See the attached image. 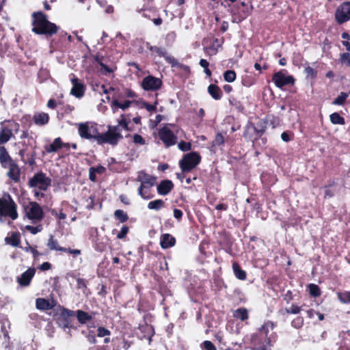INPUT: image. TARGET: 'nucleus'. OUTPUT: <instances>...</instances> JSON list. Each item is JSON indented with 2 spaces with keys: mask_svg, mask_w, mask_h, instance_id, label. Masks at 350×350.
<instances>
[{
  "mask_svg": "<svg viewBox=\"0 0 350 350\" xmlns=\"http://www.w3.org/2000/svg\"><path fill=\"white\" fill-rule=\"evenodd\" d=\"M129 232V226L124 225L122 226L120 231L117 234V239H124Z\"/></svg>",
  "mask_w": 350,
  "mask_h": 350,
  "instance_id": "nucleus-52",
  "label": "nucleus"
},
{
  "mask_svg": "<svg viewBox=\"0 0 350 350\" xmlns=\"http://www.w3.org/2000/svg\"><path fill=\"white\" fill-rule=\"evenodd\" d=\"M348 97V94L345 92H340V94L333 101L334 105H343Z\"/></svg>",
  "mask_w": 350,
  "mask_h": 350,
  "instance_id": "nucleus-46",
  "label": "nucleus"
},
{
  "mask_svg": "<svg viewBox=\"0 0 350 350\" xmlns=\"http://www.w3.org/2000/svg\"><path fill=\"white\" fill-rule=\"evenodd\" d=\"M158 135L166 147L174 146L177 143V136L167 126L159 129Z\"/></svg>",
  "mask_w": 350,
  "mask_h": 350,
  "instance_id": "nucleus-14",
  "label": "nucleus"
},
{
  "mask_svg": "<svg viewBox=\"0 0 350 350\" xmlns=\"http://www.w3.org/2000/svg\"><path fill=\"white\" fill-rule=\"evenodd\" d=\"M3 336L5 341L9 342L10 337L8 332L6 329L5 325L1 321H0V338Z\"/></svg>",
  "mask_w": 350,
  "mask_h": 350,
  "instance_id": "nucleus-51",
  "label": "nucleus"
},
{
  "mask_svg": "<svg viewBox=\"0 0 350 350\" xmlns=\"http://www.w3.org/2000/svg\"><path fill=\"white\" fill-rule=\"evenodd\" d=\"M147 49L152 52L156 53L159 57H162L165 59L167 63L170 64V60L169 58H174V57L169 55L165 49L159 47L157 46H151L149 43H147Z\"/></svg>",
  "mask_w": 350,
  "mask_h": 350,
  "instance_id": "nucleus-28",
  "label": "nucleus"
},
{
  "mask_svg": "<svg viewBox=\"0 0 350 350\" xmlns=\"http://www.w3.org/2000/svg\"><path fill=\"white\" fill-rule=\"evenodd\" d=\"M62 148L61 137L55 138L53 143L49 145L44 146V150L46 153L55 152Z\"/></svg>",
  "mask_w": 350,
  "mask_h": 350,
  "instance_id": "nucleus-34",
  "label": "nucleus"
},
{
  "mask_svg": "<svg viewBox=\"0 0 350 350\" xmlns=\"http://www.w3.org/2000/svg\"><path fill=\"white\" fill-rule=\"evenodd\" d=\"M46 245H47L48 248L52 251L66 252V253H68L70 254H72L74 256H78L81 254V252L80 250L71 249L70 247L66 248V247L60 246L59 245L58 241L57 239H55L54 236L52 234L50 235V237L48 239Z\"/></svg>",
  "mask_w": 350,
  "mask_h": 350,
  "instance_id": "nucleus-15",
  "label": "nucleus"
},
{
  "mask_svg": "<svg viewBox=\"0 0 350 350\" xmlns=\"http://www.w3.org/2000/svg\"><path fill=\"white\" fill-rule=\"evenodd\" d=\"M36 146L33 147V151L30 154H26V149L23 148L21 149L18 152V155L21 157V160L25 163L28 165L29 166L33 167L36 165Z\"/></svg>",
  "mask_w": 350,
  "mask_h": 350,
  "instance_id": "nucleus-19",
  "label": "nucleus"
},
{
  "mask_svg": "<svg viewBox=\"0 0 350 350\" xmlns=\"http://www.w3.org/2000/svg\"><path fill=\"white\" fill-rule=\"evenodd\" d=\"M97 336L100 338L109 336L111 334L110 331L104 327H99L97 329Z\"/></svg>",
  "mask_w": 350,
  "mask_h": 350,
  "instance_id": "nucleus-58",
  "label": "nucleus"
},
{
  "mask_svg": "<svg viewBox=\"0 0 350 350\" xmlns=\"http://www.w3.org/2000/svg\"><path fill=\"white\" fill-rule=\"evenodd\" d=\"M265 119L266 120L267 124H269L270 125H271L272 128L273 129L278 126L280 122L279 117L275 116L273 114L267 115Z\"/></svg>",
  "mask_w": 350,
  "mask_h": 350,
  "instance_id": "nucleus-42",
  "label": "nucleus"
},
{
  "mask_svg": "<svg viewBox=\"0 0 350 350\" xmlns=\"http://www.w3.org/2000/svg\"><path fill=\"white\" fill-rule=\"evenodd\" d=\"M31 18V31L36 35H44L46 38L52 37L59 29V27L49 21L46 14L42 11L33 12Z\"/></svg>",
  "mask_w": 350,
  "mask_h": 350,
  "instance_id": "nucleus-1",
  "label": "nucleus"
},
{
  "mask_svg": "<svg viewBox=\"0 0 350 350\" xmlns=\"http://www.w3.org/2000/svg\"><path fill=\"white\" fill-rule=\"evenodd\" d=\"M228 100L230 105L234 107L238 112H243L245 108L240 100H237L234 96H230Z\"/></svg>",
  "mask_w": 350,
  "mask_h": 350,
  "instance_id": "nucleus-38",
  "label": "nucleus"
},
{
  "mask_svg": "<svg viewBox=\"0 0 350 350\" xmlns=\"http://www.w3.org/2000/svg\"><path fill=\"white\" fill-rule=\"evenodd\" d=\"M208 93L216 100H220L222 97V92L220 88L215 84H211L207 88Z\"/></svg>",
  "mask_w": 350,
  "mask_h": 350,
  "instance_id": "nucleus-32",
  "label": "nucleus"
},
{
  "mask_svg": "<svg viewBox=\"0 0 350 350\" xmlns=\"http://www.w3.org/2000/svg\"><path fill=\"white\" fill-rule=\"evenodd\" d=\"M5 242L12 247H18L21 243V236L19 232H13L10 236L5 238Z\"/></svg>",
  "mask_w": 350,
  "mask_h": 350,
  "instance_id": "nucleus-33",
  "label": "nucleus"
},
{
  "mask_svg": "<svg viewBox=\"0 0 350 350\" xmlns=\"http://www.w3.org/2000/svg\"><path fill=\"white\" fill-rule=\"evenodd\" d=\"M71 83L72 88L71 89L70 94L76 98H82L84 96L85 91V84L81 80L79 79L75 75H73V77L71 79Z\"/></svg>",
  "mask_w": 350,
  "mask_h": 350,
  "instance_id": "nucleus-17",
  "label": "nucleus"
},
{
  "mask_svg": "<svg viewBox=\"0 0 350 350\" xmlns=\"http://www.w3.org/2000/svg\"><path fill=\"white\" fill-rule=\"evenodd\" d=\"M293 299V293L291 291H288L284 295V300L287 303H290Z\"/></svg>",
  "mask_w": 350,
  "mask_h": 350,
  "instance_id": "nucleus-63",
  "label": "nucleus"
},
{
  "mask_svg": "<svg viewBox=\"0 0 350 350\" xmlns=\"http://www.w3.org/2000/svg\"><path fill=\"white\" fill-rule=\"evenodd\" d=\"M178 148L182 151H189L191 149V144L190 142L181 141L180 142L178 143Z\"/></svg>",
  "mask_w": 350,
  "mask_h": 350,
  "instance_id": "nucleus-56",
  "label": "nucleus"
},
{
  "mask_svg": "<svg viewBox=\"0 0 350 350\" xmlns=\"http://www.w3.org/2000/svg\"><path fill=\"white\" fill-rule=\"evenodd\" d=\"M176 239L172 234L165 233L161 236L160 245L163 249L172 247L176 244Z\"/></svg>",
  "mask_w": 350,
  "mask_h": 350,
  "instance_id": "nucleus-24",
  "label": "nucleus"
},
{
  "mask_svg": "<svg viewBox=\"0 0 350 350\" xmlns=\"http://www.w3.org/2000/svg\"><path fill=\"white\" fill-rule=\"evenodd\" d=\"M202 350H216L214 344L209 340H205L202 342Z\"/></svg>",
  "mask_w": 350,
  "mask_h": 350,
  "instance_id": "nucleus-57",
  "label": "nucleus"
},
{
  "mask_svg": "<svg viewBox=\"0 0 350 350\" xmlns=\"http://www.w3.org/2000/svg\"><path fill=\"white\" fill-rule=\"evenodd\" d=\"M163 85L161 79L148 75L144 77L142 81V87L146 91H157Z\"/></svg>",
  "mask_w": 350,
  "mask_h": 350,
  "instance_id": "nucleus-16",
  "label": "nucleus"
},
{
  "mask_svg": "<svg viewBox=\"0 0 350 350\" xmlns=\"http://www.w3.org/2000/svg\"><path fill=\"white\" fill-rule=\"evenodd\" d=\"M233 317L242 321H245L249 319L248 310L245 308H239L233 312Z\"/></svg>",
  "mask_w": 350,
  "mask_h": 350,
  "instance_id": "nucleus-36",
  "label": "nucleus"
},
{
  "mask_svg": "<svg viewBox=\"0 0 350 350\" xmlns=\"http://www.w3.org/2000/svg\"><path fill=\"white\" fill-rule=\"evenodd\" d=\"M28 185L29 187H38L40 190L46 191L51 185V179L46 176V174L40 171L29 180Z\"/></svg>",
  "mask_w": 350,
  "mask_h": 350,
  "instance_id": "nucleus-7",
  "label": "nucleus"
},
{
  "mask_svg": "<svg viewBox=\"0 0 350 350\" xmlns=\"http://www.w3.org/2000/svg\"><path fill=\"white\" fill-rule=\"evenodd\" d=\"M237 78L236 72L232 70H228L224 73V79L228 83H232L235 81Z\"/></svg>",
  "mask_w": 350,
  "mask_h": 350,
  "instance_id": "nucleus-45",
  "label": "nucleus"
},
{
  "mask_svg": "<svg viewBox=\"0 0 350 350\" xmlns=\"http://www.w3.org/2000/svg\"><path fill=\"white\" fill-rule=\"evenodd\" d=\"M334 18L338 25H342L350 21V1H345L337 7Z\"/></svg>",
  "mask_w": 350,
  "mask_h": 350,
  "instance_id": "nucleus-9",
  "label": "nucleus"
},
{
  "mask_svg": "<svg viewBox=\"0 0 350 350\" xmlns=\"http://www.w3.org/2000/svg\"><path fill=\"white\" fill-rule=\"evenodd\" d=\"M290 134H291V135L293 137V133L292 132H291L290 133L286 131L283 132L281 134V139L285 142H288L289 141L293 139V138H291Z\"/></svg>",
  "mask_w": 350,
  "mask_h": 350,
  "instance_id": "nucleus-62",
  "label": "nucleus"
},
{
  "mask_svg": "<svg viewBox=\"0 0 350 350\" xmlns=\"http://www.w3.org/2000/svg\"><path fill=\"white\" fill-rule=\"evenodd\" d=\"M143 105L147 111L152 112L157 110L156 105H157V101H156L154 105H151L148 103H144Z\"/></svg>",
  "mask_w": 350,
  "mask_h": 350,
  "instance_id": "nucleus-61",
  "label": "nucleus"
},
{
  "mask_svg": "<svg viewBox=\"0 0 350 350\" xmlns=\"http://www.w3.org/2000/svg\"><path fill=\"white\" fill-rule=\"evenodd\" d=\"M78 133L82 139L96 141L98 134L97 124L95 123L90 124L88 122L79 123Z\"/></svg>",
  "mask_w": 350,
  "mask_h": 350,
  "instance_id": "nucleus-8",
  "label": "nucleus"
},
{
  "mask_svg": "<svg viewBox=\"0 0 350 350\" xmlns=\"http://www.w3.org/2000/svg\"><path fill=\"white\" fill-rule=\"evenodd\" d=\"M339 61L342 64H345V66L350 68V53H342L340 54Z\"/></svg>",
  "mask_w": 350,
  "mask_h": 350,
  "instance_id": "nucleus-48",
  "label": "nucleus"
},
{
  "mask_svg": "<svg viewBox=\"0 0 350 350\" xmlns=\"http://www.w3.org/2000/svg\"><path fill=\"white\" fill-rule=\"evenodd\" d=\"M142 192L144 194L142 196H140L144 200H149L154 197V195L151 194V193H150V189L144 188V190Z\"/></svg>",
  "mask_w": 350,
  "mask_h": 350,
  "instance_id": "nucleus-60",
  "label": "nucleus"
},
{
  "mask_svg": "<svg viewBox=\"0 0 350 350\" xmlns=\"http://www.w3.org/2000/svg\"><path fill=\"white\" fill-rule=\"evenodd\" d=\"M174 188V184L170 180H163L157 185V192L159 195L166 196Z\"/></svg>",
  "mask_w": 350,
  "mask_h": 350,
  "instance_id": "nucleus-23",
  "label": "nucleus"
},
{
  "mask_svg": "<svg viewBox=\"0 0 350 350\" xmlns=\"http://www.w3.org/2000/svg\"><path fill=\"white\" fill-rule=\"evenodd\" d=\"M310 295L313 297H317L321 295V290L318 285L315 284H310L308 286Z\"/></svg>",
  "mask_w": 350,
  "mask_h": 350,
  "instance_id": "nucleus-44",
  "label": "nucleus"
},
{
  "mask_svg": "<svg viewBox=\"0 0 350 350\" xmlns=\"http://www.w3.org/2000/svg\"><path fill=\"white\" fill-rule=\"evenodd\" d=\"M136 180L141 183L137 191L139 196L144 194L142 192L144 188L151 189L157 183V178L155 176L150 175L144 171L139 172Z\"/></svg>",
  "mask_w": 350,
  "mask_h": 350,
  "instance_id": "nucleus-12",
  "label": "nucleus"
},
{
  "mask_svg": "<svg viewBox=\"0 0 350 350\" xmlns=\"http://www.w3.org/2000/svg\"><path fill=\"white\" fill-rule=\"evenodd\" d=\"M14 161L7 149L3 146H0V163L2 167L6 168L9 164Z\"/></svg>",
  "mask_w": 350,
  "mask_h": 350,
  "instance_id": "nucleus-29",
  "label": "nucleus"
},
{
  "mask_svg": "<svg viewBox=\"0 0 350 350\" xmlns=\"http://www.w3.org/2000/svg\"><path fill=\"white\" fill-rule=\"evenodd\" d=\"M276 334H270L269 338H267L257 334H252L251 340L253 345L252 350H270L273 343L276 340Z\"/></svg>",
  "mask_w": 350,
  "mask_h": 350,
  "instance_id": "nucleus-5",
  "label": "nucleus"
},
{
  "mask_svg": "<svg viewBox=\"0 0 350 350\" xmlns=\"http://www.w3.org/2000/svg\"><path fill=\"white\" fill-rule=\"evenodd\" d=\"M224 144V137L221 133H217L212 142V146H219Z\"/></svg>",
  "mask_w": 350,
  "mask_h": 350,
  "instance_id": "nucleus-49",
  "label": "nucleus"
},
{
  "mask_svg": "<svg viewBox=\"0 0 350 350\" xmlns=\"http://www.w3.org/2000/svg\"><path fill=\"white\" fill-rule=\"evenodd\" d=\"M96 312H94L88 313L81 310H78L75 312V316L77 317L78 321L82 325L86 324L88 321L92 320Z\"/></svg>",
  "mask_w": 350,
  "mask_h": 350,
  "instance_id": "nucleus-25",
  "label": "nucleus"
},
{
  "mask_svg": "<svg viewBox=\"0 0 350 350\" xmlns=\"http://www.w3.org/2000/svg\"><path fill=\"white\" fill-rule=\"evenodd\" d=\"M79 274L70 273V276L77 281V288L78 289H85L88 286V280L79 277Z\"/></svg>",
  "mask_w": 350,
  "mask_h": 350,
  "instance_id": "nucleus-37",
  "label": "nucleus"
},
{
  "mask_svg": "<svg viewBox=\"0 0 350 350\" xmlns=\"http://www.w3.org/2000/svg\"><path fill=\"white\" fill-rule=\"evenodd\" d=\"M122 137L121 133H111V131H107L103 133L98 132L96 142L99 145L109 144L111 146H116Z\"/></svg>",
  "mask_w": 350,
  "mask_h": 350,
  "instance_id": "nucleus-13",
  "label": "nucleus"
},
{
  "mask_svg": "<svg viewBox=\"0 0 350 350\" xmlns=\"http://www.w3.org/2000/svg\"><path fill=\"white\" fill-rule=\"evenodd\" d=\"M201 157L196 152H191L185 154L179 161V166L182 172H189L195 168L200 162Z\"/></svg>",
  "mask_w": 350,
  "mask_h": 350,
  "instance_id": "nucleus-6",
  "label": "nucleus"
},
{
  "mask_svg": "<svg viewBox=\"0 0 350 350\" xmlns=\"http://www.w3.org/2000/svg\"><path fill=\"white\" fill-rule=\"evenodd\" d=\"M257 127L259 129V133L260 134H264L267 130V124L266 122L265 119L260 120L257 123Z\"/></svg>",
  "mask_w": 350,
  "mask_h": 350,
  "instance_id": "nucleus-54",
  "label": "nucleus"
},
{
  "mask_svg": "<svg viewBox=\"0 0 350 350\" xmlns=\"http://www.w3.org/2000/svg\"><path fill=\"white\" fill-rule=\"evenodd\" d=\"M127 98H134L137 97V94L131 90V89H126L125 91V95Z\"/></svg>",
  "mask_w": 350,
  "mask_h": 350,
  "instance_id": "nucleus-64",
  "label": "nucleus"
},
{
  "mask_svg": "<svg viewBox=\"0 0 350 350\" xmlns=\"http://www.w3.org/2000/svg\"><path fill=\"white\" fill-rule=\"evenodd\" d=\"M301 308H302L301 306L300 307L297 305L292 304L290 308H286L285 309V310L287 314H297L300 312V311L301 310Z\"/></svg>",
  "mask_w": 350,
  "mask_h": 350,
  "instance_id": "nucleus-53",
  "label": "nucleus"
},
{
  "mask_svg": "<svg viewBox=\"0 0 350 350\" xmlns=\"http://www.w3.org/2000/svg\"><path fill=\"white\" fill-rule=\"evenodd\" d=\"M286 73H287L286 70H281L273 75L272 81L277 88H282L286 85H294L295 79L293 76L286 75Z\"/></svg>",
  "mask_w": 350,
  "mask_h": 350,
  "instance_id": "nucleus-11",
  "label": "nucleus"
},
{
  "mask_svg": "<svg viewBox=\"0 0 350 350\" xmlns=\"http://www.w3.org/2000/svg\"><path fill=\"white\" fill-rule=\"evenodd\" d=\"M232 270L234 276L240 280H245L247 278L246 271L241 269L239 262L234 261L232 262Z\"/></svg>",
  "mask_w": 350,
  "mask_h": 350,
  "instance_id": "nucleus-31",
  "label": "nucleus"
},
{
  "mask_svg": "<svg viewBox=\"0 0 350 350\" xmlns=\"http://www.w3.org/2000/svg\"><path fill=\"white\" fill-rule=\"evenodd\" d=\"M330 122L333 124L344 125L345 124V118L338 112H334L329 116Z\"/></svg>",
  "mask_w": 350,
  "mask_h": 350,
  "instance_id": "nucleus-40",
  "label": "nucleus"
},
{
  "mask_svg": "<svg viewBox=\"0 0 350 350\" xmlns=\"http://www.w3.org/2000/svg\"><path fill=\"white\" fill-rule=\"evenodd\" d=\"M169 59L170 60V64L172 68L176 67L181 71L180 75L182 77L185 78H188L189 77L191 74V68L189 66L178 62V60L174 57L169 58Z\"/></svg>",
  "mask_w": 350,
  "mask_h": 350,
  "instance_id": "nucleus-22",
  "label": "nucleus"
},
{
  "mask_svg": "<svg viewBox=\"0 0 350 350\" xmlns=\"http://www.w3.org/2000/svg\"><path fill=\"white\" fill-rule=\"evenodd\" d=\"M275 327V323L271 321H265L263 325L258 328V332L255 334L258 336L269 338V330H273Z\"/></svg>",
  "mask_w": 350,
  "mask_h": 350,
  "instance_id": "nucleus-26",
  "label": "nucleus"
},
{
  "mask_svg": "<svg viewBox=\"0 0 350 350\" xmlns=\"http://www.w3.org/2000/svg\"><path fill=\"white\" fill-rule=\"evenodd\" d=\"M165 206V202L161 199L150 201L148 204V208L151 210L159 211Z\"/></svg>",
  "mask_w": 350,
  "mask_h": 350,
  "instance_id": "nucleus-39",
  "label": "nucleus"
},
{
  "mask_svg": "<svg viewBox=\"0 0 350 350\" xmlns=\"http://www.w3.org/2000/svg\"><path fill=\"white\" fill-rule=\"evenodd\" d=\"M292 327L296 329H300L304 325V318L302 317H297L291 321Z\"/></svg>",
  "mask_w": 350,
  "mask_h": 350,
  "instance_id": "nucleus-50",
  "label": "nucleus"
},
{
  "mask_svg": "<svg viewBox=\"0 0 350 350\" xmlns=\"http://www.w3.org/2000/svg\"><path fill=\"white\" fill-rule=\"evenodd\" d=\"M304 72L307 77L314 79L317 77V71L310 66H307L304 68Z\"/></svg>",
  "mask_w": 350,
  "mask_h": 350,
  "instance_id": "nucleus-47",
  "label": "nucleus"
},
{
  "mask_svg": "<svg viewBox=\"0 0 350 350\" xmlns=\"http://www.w3.org/2000/svg\"><path fill=\"white\" fill-rule=\"evenodd\" d=\"M133 142L135 144L144 145L146 144L145 139L139 134H134Z\"/></svg>",
  "mask_w": 350,
  "mask_h": 350,
  "instance_id": "nucleus-55",
  "label": "nucleus"
},
{
  "mask_svg": "<svg viewBox=\"0 0 350 350\" xmlns=\"http://www.w3.org/2000/svg\"><path fill=\"white\" fill-rule=\"evenodd\" d=\"M20 125L14 120H5L1 124L0 146L7 143L13 136L14 133L19 131Z\"/></svg>",
  "mask_w": 350,
  "mask_h": 350,
  "instance_id": "nucleus-3",
  "label": "nucleus"
},
{
  "mask_svg": "<svg viewBox=\"0 0 350 350\" xmlns=\"http://www.w3.org/2000/svg\"><path fill=\"white\" fill-rule=\"evenodd\" d=\"M134 103V101H131L129 100H125L123 103L120 102L118 99H113L111 103V108L113 113H116L118 109H121L124 111L129 107H131V104Z\"/></svg>",
  "mask_w": 350,
  "mask_h": 350,
  "instance_id": "nucleus-27",
  "label": "nucleus"
},
{
  "mask_svg": "<svg viewBox=\"0 0 350 350\" xmlns=\"http://www.w3.org/2000/svg\"><path fill=\"white\" fill-rule=\"evenodd\" d=\"M27 217L35 222L43 219L44 213L40 205L36 202H31L25 208Z\"/></svg>",
  "mask_w": 350,
  "mask_h": 350,
  "instance_id": "nucleus-10",
  "label": "nucleus"
},
{
  "mask_svg": "<svg viewBox=\"0 0 350 350\" xmlns=\"http://www.w3.org/2000/svg\"><path fill=\"white\" fill-rule=\"evenodd\" d=\"M337 297L342 304H350V291L338 292Z\"/></svg>",
  "mask_w": 350,
  "mask_h": 350,
  "instance_id": "nucleus-43",
  "label": "nucleus"
},
{
  "mask_svg": "<svg viewBox=\"0 0 350 350\" xmlns=\"http://www.w3.org/2000/svg\"><path fill=\"white\" fill-rule=\"evenodd\" d=\"M9 170L7 173L8 176L15 183L20 182L21 180V169L18 165L15 162H12L8 165Z\"/></svg>",
  "mask_w": 350,
  "mask_h": 350,
  "instance_id": "nucleus-21",
  "label": "nucleus"
},
{
  "mask_svg": "<svg viewBox=\"0 0 350 350\" xmlns=\"http://www.w3.org/2000/svg\"><path fill=\"white\" fill-rule=\"evenodd\" d=\"M36 306L40 310H48L53 308V305L48 299L44 298H38L36 300Z\"/></svg>",
  "mask_w": 350,
  "mask_h": 350,
  "instance_id": "nucleus-35",
  "label": "nucleus"
},
{
  "mask_svg": "<svg viewBox=\"0 0 350 350\" xmlns=\"http://www.w3.org/2000/svg\"><path fill=\"white\" fill-rule=\"evenodd\" d=\"M114 218L120 223H124L129 219V216L123 210L118 209L114 212Z\"/></svg>",
  "mask_w": 350,
  "mask_h": 350,
  "instance_id": "nucleus-41",
  "label": "nucleus"
},
{
  "mask_svg": "<svg viewBox=\"0 0 350 350\" xmlns=\"http://www.w3.org/2000/svg\"><path fill=\"white\" fill-rule=\"evenodd\" d=\"M36 273L35 268H28L21 275L17 278V282L21 286H28Z\"/></svg>",
  "mask_w": 350,
  "mask_h": 350,
  "instance_id": "nucleus-20",
  "label": "nucleus"
},
{
  "mask_svg": "<svg viewBox=\"0 0 350 350\" xmlns=\"http://www.w3.org/2000/svg\"><path fill=\"white\" fill-rule=\"evenodd\" d=\"M25 228L33 234H36L42 230V227L41 225H38L36 226H26Z\"/></svg>",
  "mask_w": 350,
  "mask_h": 350,
  "instance_id": "nucleus-59",
  "label": "nucleus"
},
{
  "mask_svg": "<svg viewBox=\"0 0 350 350\" xmlns=\"http://www.w3.org/2000/svg\"><path fill=\"white\" fill-rule=\"evenodd\" d=\"M263 134H260L259 129L253 123L247 124L243 132V137L245 139L255 142L257 141Z\"/></svg>",
  "mask_w": 350,
  "mask_h": 350,
  "instance_id": "nucleus-18",
  "label": "nucleus"
},
{
  "mask_svg": "<svg viewBox=\"0 0 350 350\" xmlns=\"http://www.w3.org/2000/svg\"><path fill=\"white\" fill-rule=\"evenodd\" d=\"M33 122L38 126L46 124L49 121V116L44 112L36 113L33 116Z\"/></svg>",
  "mask_w": 350,
  "mask_h": 350,
  "instance_id": "nucleus-30",
  "label": "nucleus"
},
{
  "mask_svg": "<svg viewBox=\"0 0 350 350\" xmlns=\"http://www.w3.org/2000/svg\"><path fill=\"white\" fill-rule=\"evenodd\" d=\"M75 312L74 310L62 308L60 313L56 317L55 321L59 327L65 330L67 328L69 329L75 327Z\"/></svg>",
  "mask_w": 350,
  "mask_h": 350,
  "instance_id": "nucleus-4",
  "label": "nucleus"
},
{
  "mask_svg": "<svg viewBox=\"0 0 350 350\" xmlns=\"http://www.w3.org/2000/svg\"><path fill=\"white\" fill-rule=\"evenodd\" d=\"M3 217H9L12 220L18 218L17 206L11 196L8 195V198H0V221Z\"/></svg>",
  "mask_w": 350,
  "mask_h": 350,
  "instance_id": "nucleus-2",
  "label": "nucleus"
}]
</instances>
